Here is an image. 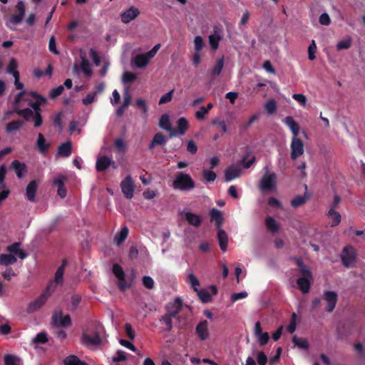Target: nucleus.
Masks as SVG:
<instances>
[{"instance_id": "obj_1", "label": "nucleus", "mask_w": 365, "mask_h": 365, "mask_svg": "<svg viewBox=\"0 0 365 365\" xmlns=\"http://www.w3.org/2000/svg\"><path fill=\"white\" fill-rule=\"evenodd\" d=\"M195 187V182L192 177L182 172L178 173L173 181V187L180 191H190Z\"/></svg>"}, {"instance_id": "obj_2", "label": "nucleus", "mask_w": 365, "mask_h": 365, "mask_svg": "<svg viewBox=\"0 0 365 365\" xmlns=\"http://www.w3.org/2000/svg\"><path fill=\"white\" fill-rule=\"evenodd\" d=\"M56 286H53V282L50 283L45 291H43L38 298L30 302L27 307L28 313H34L39 310L46 302L48 299L51 294V289L54 290Z\"/></svg>"}, {"instance_id": "obj_3", "label": "nucleus", "mask_w": 365, "mask_h": 365, "mask_svg": "<svg viewBox=\"0 0 365 365\" xmlns=\"http://www.w3.org/2000/svg\"><path fill=\"white\" fill-rule=\"evenodd\" d=\"M265 173L259 181V187L262 191H271L276 187L277 175L269 173L267 167L264 168Z\"/></svg>"}, {"instance_id": "obj_4", "label": "nucleus", "mask_w": 365, "mask_h": 365, "mask_svg": "<svg viewBox=\"0 0 365 365\" xmlns=\"http://www.w3.org/2000/svg\"><path fill=\"white\" fill-rule=\"evenodd\" d=\"M341 258L342 264L346 267H352L356 260V250L351 245L344 247L341 254Z\"/></svg>"}, {"instance_id": "obj_5", "label": "nucleus", "mask_w": 365, "mask_h": 365, "mask_svg": "<svg viewBox=\"0 0 365 365\" xmlns=\"http://www.w3.org/2000/svg\"><path fill=\"white\" fill-rule=\"evenodd\" d=\"M304 143L302 139L297 138V136L292 138V141L290 144V156L292 160H295L299 157L303 155L304 152Z\"/></svg>"}, {"instance_id": "obj_6", "label": "nucleus", "mask_w": 365, "mask_h": 365, "mask_svg": "<svg viewBox=\"0 0 365 365\" xmlns=\"http://www.w3.org/2000/svg\"><path fill=\"white\" fill-rule=\"evenodd\" d=\"M322 299L326 302V312L329 313L332 312L335 309L338 300L337 294L334 291H325L323 294Z\"/></svg>"}, {"instance_id": "obj_7", "label": "nucleus", "mask_w": 365, "mask_h": 365, "mask_svg": "<svg viewBox=\"0 0 365 365\" xmlns=\"http://www.w3.org/2000/svg\"><path fill=\"white\" fill-rule=\"evenodd\" d=\"M52 320L56 327H68L71 325V317L68 314L63 316L62 310L53 313Z\"/></svg>"}, {"instance_id": "obj_8", "label": "nucleus", "mask_w": 365, "mask_h": 365, "mask_svg": "<svg viewBox=\"0 0 365 365\" xmlns=\"http://www.w3.org/2000/svg\"><path fill=\"white\" fill-rule=\"evenodd\" d=\"M81 343L84 346H98L101 344L102 339L98 332H95L93 336L83 332L81 336Z\"/></svg>"}, {"instance_id": "obj_9", "label": "nucleus", "mask_w": 365, "mask_h": 365, "mask_svg": "<svg viewBox=\"0 0 365 365\" xmlns=\"http://www.w3.org/2000/svg\"><path fill=\"white\" fill-rule=\"evenodd\" d=\"M121 190L127 199L133 197L134 185L130 175H128L120 183Z\"/></svg>"}, {"instance_id": "obj_10", "label": "nucleus", "mask_w": 365, "mask_h": 365, "mask_svg": "<svg viewBox=\"0 0 365 365\" xmlns=\"http://www.w3.org/2000/svg\"><path fill=\"white\" fill-rule=\"evenodd\" d=\"M139 14L140 11L137 8L131 6L121 14V21L124 24H128L132 20L135 19Z\"/></svg>"}, {"instance_id": "obj_11", "label": "nucleus", "mask_w": 365, "mask_h": 365, "mask_svg": "<svg viewBox=\"0 0 365 365\" xmlns=\"http://www.w3.org/2000/svg\"><path fill=\"white\" fill-rule=\"evenodd\" d=\"M182 308V301L180 298L177 297L174 300L173 302L170 303L167 306V309L168 310V314L171 315V317H176Z\"/></svg>"}, {"instance_id": "obj_12", "label": "nucleus", "mask_w": 365, "mask_h": 365, "mask_svg": "<svg viewBox=\"0 0 365 365\" xmlns=\"http://www.w3.org/2000/svg\"><path fill=\"white\" fill-rule=\"evenodd\" d=\"M111 165L114 168H115V163L112 162L111 160L108 156L104 155L98 158L96 164V168L97 171L103 172L105 171Z\"/></svg>"}, {"instance_id": "obj_13", "label": "nucleus", "mask_w": 365, "mask_h": 365, "mask_svg": "<svg viewBox=\"0 0 365 365\" xmlns=\"http://www.w3.org/2000/svg\"><path fill=\"white\" fill-rule=\"evenodd\" d=\"M195 331L198 337L202 340H206L209 336L208 322L206 320L200 322L195 328Z\"/></svg>"}, {"instance_id": "obj_14", "label": "nucleus", "mask_w": 365, "mask_h": 365, "mask_svg": "<svg viewBox=\"0 0 365 365\" xmlns=\"http://www.w3.org/2000/svg\"><path fill=\"white\" fill-rule=\"evenodd\" d=\"M159 126L160 128L170 132V137L176 135V131L174 130L170 123V117L168 114H163L159 121Z\"/></svg>"}, {"instance_id": "obj_15", "label": "nucleus", "mask_w": 365, "mask_h": 365, "mask_svg": "<svg viewBox=\"0 0 365 365\" xmlns=\"http://www.w3.org/2000/svg\"><path fill=\"white\" fill-rule=\"evenodd\" d=\"M38 183L36 180L31 181L26 188V199L30 202H35Z\"/></svg>"}, {"instance_id": "obj_16", "label": "nucleus", "mask_w": 365, "mask_h": 365, "mask_svg": "<svg viewBox=\"0 0 365 365\" xmlns=\"http://www.w3.org/2000/svg\"><path fill=\"white\" fill-rule=\"evenodd\" d=\"M242 170L241 168L231 165L228 167L225 172V179L227 182H230L238 177L241 175Z\"/></svg>"}, {"instance_id": "obj_17", "label": "nucleus", "mask_w": 365, "mask_h": 365, "mask_svg": "<svg viewBox=\"0 0 365 365\" xmlns=\"http://www.w3.org/2000/svg\"><path fill=\"white\" fill-rule=\"evenodd\" d=\"M221 39V30L217 27H215L214 33L209 36V43L212 50L217 49Z\"/></svg>"}, {"instance_id": "obj_18", "label": "nucleus", "mask_w": 365, "mask_h": 365, "mask_svg": "<svg viewBox=\"0 0 365 365\" xmlns=\"http://www.w3.org/2000/svg\"><path fill=\"white\" fill-rule=\"evenodd\" d=\"M183 216L190 225L198 227L202 224V217L199 215L191 212H185Z\"/></svg>"}, {"instance_id": "obj_19", "label": "nucleus", "mask_w": 365, "mask_h": 365, "mask_svg": "<svg viewBox=\"0 0 365 365\" xmlns=\"http://www.w3.org/2000/svg\"><path fill=\"white\" fill-rule=\"evenodd\" d=\"M16 113L19 115L23 117L26 121H29L34 116V111L31 108L19 109L18 107H15L13 111H7L6 115Z\"/></svg>"}, {"instance_id": "obj_20", "label": "nucleus", "mask_w": 365, "mask_h": 365, "mask_svg": "<svg viewBox=\"0 0 365 365\" xmlns=\"http://www.w3.org/2000/svg\"><path fill=\"white\" fill-rule=\"evenodd\" d=\"M20 242H14L11 245L6 247V251L10 253L17 255L20 259H24L26 258L27 254L20 248Z\"/></svg>"}, {"instance_id": "obj_21", "label": "nucleus", "mask_w": 365, "mask_h": 365, "mask_svg": "<svg viewBox=\"0 0 365 365\" xmlns=\"http://www.w3.org/2000/svg\"><path fill=\"white\" fill-rule=\"evenodd\" d=\"M36 147L39 153L41 154H46L51 147V144L46 142L43 135L38 133V138L36 140Z\"/></svg>"}, {"instance_id": "obj_22", "label": "nucleus", "mask_w": 365, "mask_h": 365, "mask_svg": "<svg viewBox=\"0 0 365 365\" xmlns=\"http://www.w3.org/2000/svg\"><path fill=\"white\" fill-rule=\"evenodd\" d=\"M283 122L289 126V129L291 130L293 136L292 137H297L298 136L299 133V124L294 120V118L292 116H287L284 120Z\"/></svg>"}, {"instance_id": "obj_23", "label": "nucleus", "mask_w": 365, "mask_h": 365, "mask_svg": "<svg viewBox=\"0 0 365 365\" xmlns=\"http://www.w3.org/2000/svg\"><path fill=\"white\" fill-rule=\"evenodd\" d=\"M210 220L215 222L217 227H220L223 222V216L222 212L216 208H212L210 212Z\"/></svg>"}, {"instance_id": "obj_24", "label": "nucleus", "mask_w": 365, "mask_h": 365, "mask_svg": "<svg viewBox=\"0 0 365 365\" xmlns=\"http://www.w3.org/2000/svg\"><path fill=\"white\" fill-rule=\"evenodd\" d=\"M166 142V136L162 133L158 132L154 135L150 144L149 145V150H153L155 145H164Z\"/></svg>"}, {"instance_id": "obj_25", "label": "nucleus", "mask_w": 365, "mask_h": 365, "mask_svg": "<svg viewBox=\"0 0 365 365\" xmlns=\"http://www.w3.org/2000/svg\"><path fill=\"white\" fill-rule=\"evenodd\" d=\"M72 150V144L68 141L61 144L58 148L57 154L61 157L67 158L71 155Z\"/></svg>"}, {"instance_id": "obj_26", "label": "nucleus", "mask_w": 365, "mask_h": 365, "mask_svg": "<svg viewBox=\"0 0 365 365\" xmlns=\"http://www.w3.org/2000/svg\"><path fill=\"white\" fill-rule=\"evenodd\" d=\"M312 279L310 277H299L297 279V284L303 293L306 294L309 292Z\"/></svg>"}, {"instance_id": "obj_27", "label": "nucleus", "mask_w": 365, "mask_h": 365, "mask_svg": "<svg viewBox=\"0 0 365 365\" xmlns=\"http://www.w3.org/2000/svg\"><path fill=\"white\" fill-rule=\"evenodd\" d=\"M67 261L66 259L62 260L61 265L58 268L55 274L54 283L56 284H61L63 282V274Z\"/></svg>"}, {"instance_id": "obj_28", "label": "nucleus", "mask_w": 365, "mask_h": 365, "mask_svg": "<svg viewBox=\"0 0 365 365\" xmlns=\"http://www.w3.org/2000/svg\"><path fill=\"white\" fill-rule=\"evenodd\" d=\"M296 264L299 267L300 272L302 275V277H310L312 278V273L307 266L304 264V262L301 257L295 259Z\"/></svg>"}, {"instance_id": "obj_29", "label": "nucleus", "mask_w": 365, "mask_h": 365, "mask_svg": "<svg viewBox=\"0 0 365 365\" xmlns=\"http://www.w3.org/2000/svg\"><path fill=\"white\" fill-rule=\"evenodd\" d=\"M217 240L221 250L223 252L226 251L227 249L228 236L225 230H219L217 232Z\"/></svg>"}, {"instance_id": "obj_30", "label": "nucleus", "mask_w": 365, "mask_h": 365, "mask_svg": "<svg viewBox=\"0 0 365 365\" xmlns=\"http://www.w3.org/2000/svg\"><path fill=\"white\" fill-rule=\"evenodd\" d=\"M11 165L19 178H21L24 173L26 172V167L25 163H21L17 160H14L11 163Z\"/></svg>"}, {"instance_id": "obj_31", "label": "nucleus", "mask_w": 365, "mask_h": 365, "mask_svg": "<svg viewBox=\"0 0 365 365\" xmlns=\"http://www.w3.org/2000/svg\"><path fill=\"white\" fill-rule=\"evenodd\" d=\"M17 259L14 255L10 254H1L0 255V264L3 266H9L15 264Z\"/></svg>"}, {"instance_id": "obj_32", "label": "nucleus", "mask_w": 365, "mask_h": 365, "mask_svg": "<svg viewBox=\"0 0 365 365\" xmlns=\"http://www.w3.org/2000/svg\"><path fill=\"white\" fill-rule=\"evenodd\" d=\"M310 195L305 192L303 195H297L291 201V205L293 207H298L306 203Z\"/></svg>"}, {"instance_id": "obj_33", "label": "nucleus", "mask_w": 365, "mask_h": 365, "mask_svg": "<svg viewBox=\"0 0 365 365\" xmlns=\"http://www.w3.org/2000/svg\"><path fill=\"white\" fill-rule=\"evenodd\" d=\"M64 365H88L86 361H81L76 355H70L63 360Z\"/></svg>"}, {"instance_id": "obj_34", "label": "nucleus", "mask_w": 365, "mask_h": 365, "mask_svg": "<svg viewBox=\"0 0 365 365\" xmlns=\"http://www.w3.org/2000/svg\"><path fill=\"white\" fill-rule=\"evenodd\" d=\"M328 217L331 220V227L337 226L341 222V217L340 213L333 209H329Z\"/></svg>"}, {"instance_id": "obj_35", "label": "nucleus", "mask_w": 365, "mask_h": 365, "mask_svg": "<svg viewBox=\"0 0 365 365\" xmlns=\"http://www.w3.org/2000/svg\"><path fill=\"white\" fill-rule=\"evenodd\" d=\"M128 228L127 227H123L121 228L120 231L115 235L114 238L115 242L119 245L123 243L128 237Z\"/></svg>"}, {"instance_id": "obj_36", "label": "nucleus", "mask_w": 365, "mask_h": 365, "mask_svg": "<svg viewBox=\"0 0 365 365\" xmlns=\"http://www.w3.org/2000/svg\"><path fill=\"white\" fill-rule=\"evenodd\" d=\"M177 125H178V133L180 135H184L187 132L188 127H189L188 121L184 117H181L178 120Z\"/></svg>"}, {"instance_id": "obj_37", "label": "nucleus", "mask_w": 365, "mask_h": 365, "mask_svg": "<svg viewBox=\"0 0 365 365\" xmlns=\"http://www.w3.org/2000/svg\"><path fill=\"white\" fill-rule=\"evenodd\" d=\"M24 125V122L21 120H13L9 123L6 127V133H9L19 130Z\"/></svg>"}, {"instance_id": "obj_38", "label": "nucleus", "mask_w": 365, "mask_h": 365, "mask_svg": "<svg viewBox=\"0 0 365 365\" xmlns=\"http://www.w3.org/2000/svg\"><path fill=\"white\" fill-rule=\"evenodd\" d=\"M292 342L295 346L302 349L307 350L309 348V344L305 338H299L297 336H294L292 337Z\"/></svg>"}, {"instance_id": "obj_39", "label": "nucleus", "mask_w": 365, "mask_h": 365, "mask_svg": "<svg viewBox=\"0 0 365 365\" xmlns=\"http://www.w3.org/2000/svg\"><path fill=\"white\" fill-rule=\"evenodd\" d=\"M224 67V57L217 60L215 66L211 71V76L214 78L215 76H219Z\"/></svg>"}, {"instance_id": "obj_40", "label": "nucleus", "mask_w": 365, "mask_h": 365, "mask_svg": "<svg viewBox=\"0 0 365 365\" xmlns=\"http://www.w3.org/2000/svg\"><path fill=\"white\" fill-rule=\"evenodd\" d=\"M265 224L270 232L274 233L279 231V226L277 225L276 220L272 217H267L265 220Z\"/></svg>"}, {"instance_id": "obj_41", "label": "nucleus", "mask_w": 365, "mask_h": 365, "mask_svg": "<svg viewBox=\"0 0 365 365\" xmlns=\"http://www.w3.org/2000/svg\"><path fill=\"white\" fill-rule=\"evenodd\" d=\"M149 61H150L144 53L138 54L135 58V63L138 68L145 67L148 64Z\"/></svg>"}, {"instance_id": "obj_42", "label": "nucleus", "mask_w": 365, "mask_h": 365, "mask_svg": "<svg viewBox=\"0 0 365 365\" xmlns=\"http://www.w3.org/2000/svg\"><path fill=\"white\" fill-rule=\"evenodd\" d=\"M196 293H197L198 298L203 303L210 302L212 299L211 294L208 292L207 290H206L205 289H199L197 292H196Z\"/></svg>"}, {"instance_id": "obj_43", "label": "nucleus", "mask_w": 365, "mask_h": 365, "mask_svg": "<svg viewBox=\"0 0 365 365\" xmlns=\"http://www.w3.org/2000/svg\"><path fill=\"white\" fill-rule=\"evenodd\" d=\"M81 67L83 73L88 77L91 76L93 71L91 68V63L88 60L83 58Z\"/></svg>"}, {"instance_id": "obj_44", "label": "nucleus", "mask_w": 365, "mask_h": 365, "mask_svg": "<svg viewBox=\"0 0 365 365\" xmlns=\"http://www.w3.org/2000/svg\"><path fill=\"white\" fill-rule=\"evenodd\" d=\"M21 361V358L12 354H6L4 356L5 365H18Z\"/></svg>"}, {"instance_id": "obj_45", "label": "nucleus", "mask_w": 365, "mask_h": 365, "mask_svg": "<svg viewBox=\"0 0 365 365\" xmlns=\"http://www.w3.org/2000/svg\"><path fill=\"white\" fill-rule=\"evenodd\" d=\"M187 282L191 285L193 290L196 292L199 290L200 282L198 279L192 274L190 273L187 275Z\"/></svg>"}, {"instance_id": "obj_46", "label": "nucleus", "mask_w": 365, "mask_h": 365, "mask_svg": "<svg viewBox=\"0 0 365 365\" xmlns=\"http://www.w3.org/2000/svg\"><path fill=\"white\" fill-rule=\"evenodd\" d=\"M264 108L269 114H273L275 113L277 110L276 101L273 98L268 100L264 105Z\"/></svg>"}, {"instance_id": "obj_47", "label": "nucleus", "mask_w": 365, "mask_h": 365, "mask_svg": "<svg viewBox=\"0 0 365 365\" xmlns=\"http://www.w3.org/2000/svg\"><path fill=\"white\" fill-rule=\"evenodd\" d=\"M351 46V38L348 36L346 39L339 41L336 44V49L341 51L343 49H349Z\"/></svg>"}, {"instance_id": "obj_48", "label": "nucleus", "mask_w": 365, "mask_h": 365, "mask_svg": "<svg viewBox=\"0 0 365 365\" xmlns=\"http://www.w3.org/2000/svg\"><path fill=\"white\" fill-rule=\"evenodd\" d=\"M32 341L36 344H43L48 341V337L46 332L42 331L38 333L33 339Z\"/></svg>"}, {"instance_id": "obj_49", "label": "nucleus", "mask_w": 365, "mask_h": 365, "mask_svg": "<svg viewBox=\"0 0 365 365\" xmlns=\"http://www.w3.org/2000/svg\"><path fill=\"white\" fill-rule=\"evenodd\" d=\"M113 272L118 279H123V277H125V274L122 267L118 264H114L113 265Z\"/></svg>"}, {"instance_id": "obj_50", "label": "nucleus", "mask_w": 365, "mask_h": 365, "mask_svg": "<svg viewBox=\"0 0 365 365\" xmlns=\"http://www.w3.org/2000/svg\"><path fill=\"white\" fill-rule=\"evenodd\" d=\"M174 317L168 313L163 316L161 321H163L166 325V329L170 331L173 329V319Z\"/></svg>"}, {"instance_id": "obj_51", "label": "nucleus", "mask_w": 365, "mask_h": 365, "mask_svg": "<svg viewBox=\"0 0 365 365\" xmlns=\"http://www.w3.org/2000/svg\"><path fill=\"white\" fill-rule=\"evenodd\" d=\"M136 78V76L135 73L125 71L123 74V82L124 83H133Z\"/></svg>"}, {"instance_id": "obj_52", "label": "nucleus", "mask_w": 365, "mask_h": 365, "mask_svg": "<svg viewBox=\"0 0 365 365\" xmlns=\"http://www.w3.org/2000/svg\"><path fill=\"white\" fill-rule=\"evenodd\" d=\"M63 89H64V88H63V86H62V85L52 88L49 93L50 98L53 99V98H56L58 96H59L63 93Z\"/></svg>"}, {"instance_id": "obj_53", "label": "nucleus", "mask_w": 365, "mask_h": 365, "mask_svg": "<svg viewBox=\"0 0 365 365\" xmlns=\"http://www.w3.org/2000/svg\"><path fill=\"white\" fill-rule=\"evenodd\" d=\"M317 51V45L315 41L312 40V43L308 48V58L309 60L313 61L316 58L315 53Z\"/></svg>"}, {"instance_id": "obj_54", "label": "nucleus", "mask_w": 365, "mask_h": 365, "mask_svg": "<svg viewBox=\"0 0 365 365\" xmlns=\"http://www.w3.org/2000/svg\"><path fill=\"white\" fill-rule=\"evenodd\" d=\"M142 282L143 286L148 289H152L154 287V280L149 276H143L142 278Z\"/></svg>"}, {"instance_id": "obj_55", "label": "nucleus", "mask_w": 365, "mask_h": 365, "mask_svg": "<svg viewBox=\"0 0 365 365\" xmlns=\"http://www.w3.org/2000/svg\"><path fill=\"white\" fill-rule=\"evenodd\" d=\"M17 66H18V64H17L16 59L11 58L9 61L8 66H7V72L9 74H12L13 76L14 77V73L16 72H19L18 71H16Z\"/></svg>"}, {"instance_id": "obj_56", "label": "nucleus", "mask_w": 365, "mask_h": 365, "mask_svg": "<svg viewBox=\"0 0 365 365\" xmlns=\"http://www.w3.org/2000/svg\"><path fill=\"white\" fill-rule=\"evenodd\" d=\"M195 50L200 52L204 47L205 43L200 36H197L194 38Z\"/></svg>"}, {"instance_id": "obj_57", "label": "nucleus", "mask_w": 365, "mask_h": 365, "mask_svg": "<svg viewBox=\"0 0 365 365\" xmlns=\"http://www.w3.org/2000/svg\"><path fill=\"white\" fill-rule=\"evenodd\" d=\"M29 95L31 96L34 99H36V102L38 103L40 106L46 103L47 101V99L45 97L38 94L35 91H31L30 93H29Z\"/></svg>"}, {"instance_id": "obj_58", "label": "nucleus", "mask_w": 365, "mask_h": 365, "mask_svg": "<svg viewBox=\"0 0 365 365\" xmlns=\"http://www.w3.org/2000/svg\"><path fill=\"white\" fill-rule=\"evenodd\" d=\"M212 124L214 125H218L221 129L222 134H225L227 133V128L225 121L220 120L218 119H214L212 121Z\"/></svg>"}, {"instance_id": "obj_59", "label": "nucleus", "mask_w": 365, "mask_h": 365, "mask_svg": "<svg viewBox=\"0 0 365 365\" xmlns=\"http://www.w3.org/2000/svg\"><path fill=\"white\" fill-rule=\"evenodd\" d=\"M174 92V90H171L169 92H168L167 93H165V95H163L159 100V104L161 105V104H165V103H167L170 101H171L172 98H173V93Z\"/></svg>"}, {"instance_id": "obj_60", "label": "nucleus", "mask_w": 365, "mask_h": 365, "mask_svg": "<svg viewBox=\"0 0 365 365\" xmlns=\"http://www.w3.org/2000/svg\"><path fill=\"white\" fill-rule=\"evenodd\" d=\"M187 151L191 155H194L197 151V145L193 140H190L187 145Z\"/></svg>"}, {"instance_id": "obj_61", "label": "nucleus", "mask_w": 365, "mask_h": 365, "mask_svg": "<svg viewBox=\"0 0 365 365\" xmlns=\"http://www.w3.org/2000/svg\"><path fill=\"white\" fill-rule=\"evenodd\" d=\"M257 337L258 338L259 343L261 346L267 344L269 339V335L267 332L261 333L257 335Z\"/></svg>"}, {"instance_id": "obj_62", "label": "nucleus", "mask_w": 365, "mask_h": 365, "mask_svg": "<svg viewBox=\"0 0 365 365\" xmlns=\"http://www.w3.org/2000/svg\"><path fill=\"white\" fill-rule=\"evenodd\" d=\"M81 302V297L78 294H73L71 296V304L72 306V309L75 310L79 305L80 302Z\"/></svg>"}, {"instance_id": "obj_63", "label": "nucleus", "mask_w": 365, "mask_h": 365, "mask_svg": "<svg viewBox=\"0 0 365 365\" xmlns=\"http://www.w3.org/2000/svg\"><path fill=\"white\" fill-rule=\"evenodd\" d=\"M48 49L51 53L54 54L59 53L58 51L56 48V38L54 36H51L49 39Z\"/></svg>"}, {"instance_id": "obj_64", "label": "nucleus", "mask_w": 365, "mask_h": 365, "mask_svg": "<svg viewBox=\"0 0 365 365\" xmlns=\"http://www.w3.org/2000/svg\"><path fill=\"white\" fill-rule=\"evenodd\" d=\"M203 176L208 182H213L217 178L215 173L211 170H204Z\"/></svg>"}]
</instances>
